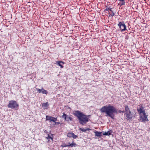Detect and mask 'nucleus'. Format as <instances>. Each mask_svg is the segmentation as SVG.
I'll return each instance as SVG.
<instances>
[{
  "instance_id": "ddd939ff",
  "label": "nucleus",
  "mask_w": 150,
  "mask_h": 150,
  "mask_svg": "<svg viewBox=\"0 0 150 150\" xmlns=\"http://www.w3.org/2000/svg\"><path fill=\"white\" fill-rule=\"evenodd\" d=\"M56 64L59 66L61 68H63L64 67L63 65L64 64V62L62 61H56Z\"/></svg>"
},
{
  "instance_id": "aec40b11",
  "label": "nucleus",
  "mask_w": 150,
  "mask_h": 150,
  "mask_svg": "<svg viewBox=\"0 0 150 150\" xmlns=\"http://www.w3.org/2000/svg\"><path fill=\"white\" fill-rule=\"evenodd\" d=\"M125 111L126 113H127V112H129V111H130L127 105H125Z\"/></svg>"
},
{
  "instance_id": "0eeeda50",
  "label": "nucleus",
  "mask_w": 150,
  "mask_h": 150,
  "mask_svg": "<svg viewBox=\"0 0 150 150\" xmlns=\"http://www.w3.org/2000/svg\"><path fill=\"white\" fill-rule=\"evenodd\" d=\"M143 105L142 104H141L137 106V110L139 113H142V112H145Z\"/></svg>"
},
{
  "instance_id": "412c9836",
  "label": "nucleus",
  "mask_w": 150,
  "mask_h": 150,
  "mask_svg": "<svg viewBox=\"0 0 150 150\" xmlns=\"http://www.w3.org/2000/svg\"><path fill=\"white\" fill-rule=\"evenodd\" d=\"M108 10H109L110 11H112V8H110V7H108L106 8L105 9V10L106 11H108Z\"/></svg>"
},
{
  "instance_id": "a211bd4d",
  "label": "nucleus",
  "mask_w": 150,
  "mask_h": 150,
  "mask_svg": "<svg viewBox=\"0 0 150 150\" xmlns=\"http://www.w3.org/2000/svg\"><path fill=\"white\" fill-rule=\"evenodd\" d=\"M111 132L110 131H108L107 132L103 133V134L104 135L109 136L111 134Z\"/></svg>"
},
{
  "instance_id": "f03ea898",
  "label": "nucleus",
  "mask_w": 150,
  "mask_h": 150,
  "mask_svg": "<svg viewBox=\"0 0 150 150\" xmlns=\"http://www.w3.org/2000/svg\"><path fill=\"white\" fill-rule=\"evenodd\" d=\"M73 114L77 117L79 123L82 125H85L89 121V119L88 118V116L85 115L80 111H75Z\"/></svg>"
},
{
  "instance_id": "9d476101",
  "label": "nucleus",
  "mask_w": 150,
  "mask_h": 150,
  "mask_svg": "<svg viewBox=\"0 0 150 150\" xmlns=\"http://www.w3.org/2000/svg\"><path fill=\"white\" fill-rule=\"evenodd\" d=\"M67 136L69 138L72 137L73 139H76L78 136L75 135L74 133L73 132H69L68 133Z\"/></svg>"
},
{
  "instance_id": "6e6552de",
  "label": "nucleus",
  "mask_w": 150,
  "mask_h": 150,
  "mask_svg": "<svg viewBox=\"0 0 150 150\" xmlns=\"http://www.w3.org/2000/svg\"><path fill=\"white\" fill-rule=\"evenodd\" d=\"M62 117L65 120L68 122L70 121H72L73 118L69 116L68 115H67L64 112L63 113V115L62 116Z\"/></svg>"
},
{
  "instance_id": "dca6fc26",
  "label": "nucleus",
  "mask_w": 150,
  "mask_h": 150,
  "mask_svg": "<svg viewBox=\"0 0 150 150\" xmlns=\"http://www.w3.org/2000/svg\"><path fill=\"white\" fill-rule=\"evenodd\" d=\"M94 132L95 133V136H96L100 137L101 136V134L102 133L101 132H99L97 131H95Z\"/></svg>"
},
{
  "instance_id": "2eb2a0df",
  "label": "nucleus",
  "mask_w": 150,
  "mask_h": 150,
  "mask_svg": "<svg viewBox=\"0 0 150 150\" xmlns=\"http://www.w3.org/2000/svg\"><path fill=\"white\" fill-rule=\"evenodd\" d=\"M53 136L52 134H51L50 135L49 134H48L47 136L46 137V138L48 140V141H49L50 140V139H51L52 141L53 140Z\"/></svg>"
},
{
  "instance_id": "5701e85b",
  "label": "nucleus",
  "mask_w": 150,
  "mask_h": 150,
  "mask_svg": "<svg viewBox=\"0 0 150 150\" xmlns=\"http://www.w3.org/2000/svg\"><path fill=\"white\" fill-rule=\"evenodd\" d=\"M54 122L55 123V124H57V125H58V124H59L60 123L59 122Z\"/></svg>"
},
{
  "instance_id": "20e7f679",
  "label": "nucleus",
  "mask_w": 150,
  "mask_h": 150,
  "mask_svg": "<svg viewBox=\"0 0 150 150\" xmlns=\"http://www.w3.org/2000/svg\"><path fill=\"white\" fill-rule=\"evenodd\" d=\"M139 121L142 122H145L148 121V115H146L145 112L139 113Z\"/></svg>"
},
{
  "instance_id": "f8f14e48",
  "label": "nucleus",
  "mask_w": 150,
  "mask_h": 150,
  "mask_svg": "<svg viewBox=\"0 0 150 150\" xmlns=\"http://www.w3.org/2000/svg\"><path fill=\"white\" fill-rule=\"evenodd\" d=\"M126 117H127V120H130L132 117V116L131 114V111H129V112L126 113Z\"/></svg>"
},
{
  "instance_id": "1a4fd4ad",
  "label": "nucleus",
  "mask_w": 150,
  "mask_h": 150,
  "mask_svg": "<svg viewBox=\"0 0 150 150\" xmlns=\"http://www.w3.org/2000/svg\"><path fill=\"white\" fill-rule=\"evenodd\" d=\"M57 117H54L51 116L46 115V120H49L50 122H55L57 120Z\"/></svg>"
},
{
  "instance_id": "4be33fe9",
  "label": "nucleus",
  "mask_w": 150,
  "mask_h": 150,
  "mask_svg": "<svg viewBox=\"0 0 150 150\" xmlns=\"http://www.w3.org/2000/svg\"><path fill=\"white\" fill-rule=\"evenodd\" d=\"M112 12V14H110L109 15V16H112V17H113V16H114L115 15V14L112 11H111Z\"/></svg>"
},
{
  "instance_id": "9b49d317",
  "label": "nucleus",
  "mask_w": 150,
  "mask_h": 150,
  "mask_svg": "<svg viewBox=\"0 0 150 150\" xmlns=\"http://www.w3.org/2000/svg\"><path fill=\"white\" fill-rule=\"evenodd\" d=\"M36 89L39 93L41 92L43 94H46L48 93L47 91L44 89L43 88H42L41 89L37 88H36Z\"/></svg>"
},
{
  "instance_id": "7ed1b4c3",
  "label": "nucleus",
  "mask_w": 150,
  "mask_h": 150,
  "mask_svg": "<svg viewBox=\"0 0 150 150\" xmlns=\"http://www.w3.org/2000/svg\"><path fill=\"white\" fill-rule=\"evenodd\" d=\"M19 105L16 101L11 100L8 105V108L11 109H17Z\"/></svg>"
},
{
  "instance_id": "f257e3e1",
  "label": "nucleus",
  "mask_w": 150,
  "mask_h": 150,
  "mask_svg": "<svg viewBox=\"0 0 150 150\" xmlns=\"http://www.w3.org/2000/svg\"><path fill=\"white\" fill-rule=\"evenodd\" d=\"M100 111L102 113H105L108 116L112 119L114 118V114L117 113V111L115 108L110 104L103 106L100 109Z\"/></svg>"
},
{
  "instance_id": "b1692460",
  "label": "nucleus",
  "mask_w": 150,
  "mask_h": 150,
  "mask_svg": "<svg viewBox=\"0 0 150 150\" xmlns=\"http://www.w3.org/2000/svg\"><path fill=\"white\" fill-rule=\"evenodd\" d=\"M121 112H124V111H120V113Z\"/></svg>"
},
{
  "instance_id": "39448f33",
  "label": "nucleus",
  "mask_w": 150,
  "mask_h": 150,
  "mask_svg": "<svg viewBox=\"0 0 150 150\" xmlns=\"http://www.w3.org/2000/svg\"><path fill=\"white\" fill-rule=\"evenodd\" d=\"M119 28L121 29V31L122 32L125 30L126 29V27L124 22H120L117 24Z\"/></svg>"
},
{
  "instance_id": "4468645a",
  "label": "nucleus",
  "mask_w": 150,
  "mask_h": 150,
  "mask_svg": "<svg viewBox=\"0 0 150 150\" xmlns=\"http://www.w3.org/2000/svg\"><path fill=\"white\" fill-rule=\"evenodd\" d=\"M49 105L47 102L43 103L42 105V107L44 109H47Z\"/></svg>"
},
{
  "instance_id": "f3484780",
  "label": "nucleus",
  "mask_w": 150,
  "mask_h": 150,
  "mask_svg": "<svg viewBox=\"0 0 150 150\" xmlns=\"http://www.w3.org/2000/svg\"><path fill=\"white\" fill-rule=\"evenodd\" d=\"M119 1H120V2H119V4L120 6H122V5H125V0H118Z\"/></svg>"
},
{
  "instance_id": "423d86ee",
  "label": "nucleus",
  "mask_w": 150,
  "mask_h": 150,
  "mask_svg": "<svg viewBox=\"0 0 150 150\" xmlns=\"http://www.w3.org/2000/svg\"><path fill=\"white\" fill-rule=\"evenodd\" d=\"M74 140L73 139L72 142L71 143H68V144L67 145L65 143H64L63 144L61 145V146L63 147H75L77 146V145L75 142H74Z\"/></svg>"
},
{
  "instance_id": "6ab92c4d",
  "label": "nucleus",
  "mask_w": 150,
  "mask_h": 150,
  "mask_svg": "<svg viewBox=\"0 0 150 150\" xmlns=\"http://www.w3.org/2000/svg\"><path fill=\"white\" fill-rule=\"evenodd\" d=\"M79 129L83 132H85L87 130L89 131L90 130H91V129L90 128H86L85 129L84 128H80Z\"/></svg>"
}]
</instances>
